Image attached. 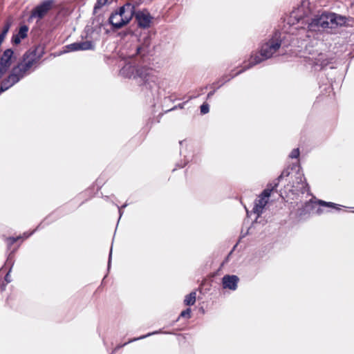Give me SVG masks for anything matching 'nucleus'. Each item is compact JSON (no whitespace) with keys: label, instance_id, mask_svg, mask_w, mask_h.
<instances>
[{"label":"nucleus","instance_id":"obj_1","mask_svg":"<svg viewBox=\"0 0 354 354\" xmlns=\"http://www.w3.org/2000/svg\"><path fill=\"white\" fill-rule=\"evenodd\" d=\"M44 54L43 48L35 46L26 50L21 59L10 70L8 75L0 82V95L29 74V71L35 64L39 62Z\"/></svg>","mask_w":354,"mask_h":354},{"label":"nucleus","instance_id":"obj_2","mask_svg":"<svg viewBox=\"0 0 354 354\" xmlns=\"http://www.w3.org/2000/svg\"><path fill=\"white\" fill-rule=\"evenodd\" d=\"M120 72L126 76L131 77V75L137 80L138 84L141 86L142 91H150L151 96L155 97L158 91V77L153 74L151 68L145 66L133 67L131 66H124Z\"/></svg>","mask_w":354,"mask_h":354},{"label":"nucleus","instance_id":"obj_3","mask_svg":"<svg viewBox=\"0 0 354 354\" xmlns=\"http://www.w3.org/2000/svg\"><path fill=\"white\" fill-rule=\"evenodd\" d=\"M346 21L347 18L345 16L326 11L306 19L308 32H317L326 28H335L337 26L345 25Z\"/></svg>","mask_w":354,"mask_h":354},{"label":"nucleus","instance_id":"obj_4","mask_svg":"<svg viewBox=\"0 0 354 354\" xmlns=\"http://www.w3.org/2000/svg\"><path fill=\"white\" fill-rule=\"evenodd\" d=\"M136 7L131 3H126L111 12L108 24L111 25L113 32L128 24L133 17Z\"/></svg>","mask_w":354,"mask_h":354},{"label":"nucleus","instance_id":"obj_5","mask_svg":"<svg viewBox=\"0 0 354 354\" xmlns=\"http://www.w3.org/2000/svg\"><path fill=\"white\" fill-rule=\"evenodd\" d=\"M281 46V40L270 38L267 42L261 46L259 54L252 55L250 59V62L246 68H250L253 66L260 64L264 60H266L272 57V55L280 48Z\"/></svg>","mask_w":354,"mask_h":354},{"label":"nucleus","instance_id":"obj_6","mask_svg":"<svg viewBox=\"0 0 354 354\" xmlns=\"http://www.w3.org/2000/svg\"><path fill=\"white\" fill-rule=\"evenodd\" d=\"M54 3L55 0H44L41 1L32 10L28 21L33 18L39 19L44 18L48 11L53 8Z\"/></svg>","mask_w":354,"mask_h":354},{"label":"nucleus","instance_id":"obj_7","mask_svg":"<svg viewBox=\"0 0 354 354\" xmlns=\"http://www.w3.org/2000/svg\"><path fill=\"white\" fill-rule=\"evenodd\" d=\"M15 59V52L12 48H7L3 52L0 57L1 79L9 71Z\"/></svg>","mask_w":354,"mask_h":354},{"label":"nucleus","instance_id":"obj_8","mask_svg":"<svg viewBox=\"0 0 354 354\" xmlns=\"http://www.w3.org/2000/svg\"><path fill=\"white\" fill-rule=\"evenodd\" d=\"M133 17L140 28L147 29L151 26L153 17L147 9L134 11Z\"/></svg>","mask_w":354,"mask_h":354},{"label":"nucleus","instance_id":"obj_9","mask_svg":"<svg viewBox=\"0 0 354 354\" xmlns=\"http://www.w3.org/2000/svg\"><path fill=\"white\" fill-rule=\"evenodd\" d=\"M94 48L95 45L92 41H77L65 46L63 53H66L77 50H93Z\"/></svg>","mask_w":354,"mask_h":354},{"label":"nucleus","instance_id":"obj_10","mask_svg":"<svg viewBox=\"0 0 354 354\" xmlns=\"http://www.w3.org/2000/svg\"><path fill=\"white\" fill-rule=\"evenodd\" d=\"M239 278L234 274H225L221 279V285L223 289L234 291L237 289Z\"/></svg>","mask_w":354,"mask_h":354},{"label":"nucleus","instance_id":"obj_11","mask_svg":"<svg viewBox=\"0 0 354 354\" xmlns=\"http://www.w3.org/2000/svg\"><path fill=\"white\" fill-rule=\"evenodd\" d=\"M151 37L150 36H145L140 46L136 48V55L144 57L151 53Z\"/></svg>","mask_w":354,"mask_h":354},{"label":"nucleus","instance_id":"obj_12","mask_svg":"<svg viewBox=\"0 0 354 354\" xmlns=\"http://www.w3.org/2000/svg\"><path fill=\"white\" fill-rule=\"evenodd\" d=\"M316 206V203L310 200L306 202L301 207L298 208L297 212V216L299 218H304L314 209Z\"/></svg>","mask_w":354,"mask_h":354},{"label":"nucleus","instance_id":"obj_13","mask_svg":"<svg viewBox=\"0 0 354 354\" xmlns=\"http://www.w3.org/2000/svg\"><path fill=\"white\" fill-rule=\"evenodd\" d=\"M248 68H246V66H245L241 70L237 71L234 74H230V75H224L222 77H221L216 82H214L211 85L212 87L216 86V88H221L223 84L230 81L232 79L234 78L237 75H239L240 74L243 73L244 71L248 70Z\"/></svg>","mask_w":354,"mask_h":354},{"label":"nucleus","instance_id":"obj_14","mask_svg":"<svg viewBox=\"0 0 354 354\" xmlns=\"http://www.w3.org/2000/svg\"><path fill=\"white\" fill-rule=\"evenodd\" d=\"M28 26L27 25H21L19 27V31L16 34H13L11 38V42L13 45H18L21 43V40L26 38L28 36Z\"/></svg>","mask_w":354,"mask_h":354},{"label":"nucleus","instance_id":"obj_15","mask_svg":"<svg viewBox=\"0 0 354 354\" xmlns=\"http://www.w3.org/2000/svg\"><path fill=\"white\" fill-rule=\"evenodd\" d=\"M160 333H165V334H172V333H170V332H164L162 331V329H160L158 330H156V331H153V332H151V333H147V335H142L140 337H136V338H133V339H129L128 342L124 343V344H118L115 348L113 349V351H112L111 354H113L114 353H115L117 351H118L119 349L123 348L124 346H125L126 345H127L129 343H131V342H136L137 340H140V339H143L147 337H149V336H151L153 335H156V334H160Z\"/></svg>","mask_w":354,"mask_h":354},{"label":"nucleus","instance_id":"obj_16","mask_svg":"<svg viewBox=\"0 0 354 354\" xmlns=\"http://www.w3.org/2000/svg\"><path fill=\"white\" fill-rule=\"evenodd\" d=\"M333 58H330L324 53H319L317 57L315 58L314 65L315 67L319 66L320 69H323L330 64L333 63Z\"/></svg>","mask_w":354,"mask_h":354},{"label":"nucleus","instance_id":"obj_17","mask_svg":"<svg viewBox=\"0 0 354 354\" xmlns=\"http://www.w3.org/2000/svg\"><path fill=\"white\" fill-rule=\"evenodd\" d=\"M267 203H268L267 201H264L261 198L255 200L254 207L252 209L253 212L257 215V216L255 219V222H257V223L258 222L257 221L258 217H259L260 215L261 214L263 209Z\"/></svg>","mask_w":354,"mask_h":354},{"label":"nucleus","instance_id":"obj_18","mask_svg":"<svg viewBox=\"0 0 354 354\" xmlns=\"http://www.w3.org/2000/svg\"><path fill=\"white\" fill-rule=\"evenodd\" d=\"M298 176L297 177V183L298 184H302V187H301V192L304 194L305 192H308L310 191V187L308 183L306 182V180L303 174L297 173Z\"/></svg>","mask_w":354,"mask_h":354},{"label":"nucleus","instance_id":"obj_19","mask_svg":"<svg viewBox=\"0 0 354 354\" xmlns=\"http://www.w3.org/2000/svg\"><path fill=\"white\" fill-rule=\"evenodd\" d=\"M14 253H15V250H12L9 253V254L7 257V259L6 261V263H5L4 266L1 268V270L3 269V268H6V269L9 270V272L12 271V267L15 263Z\"/></svg>","mask_w":354,"mask_h":354},{"label":"nucleus","instance_id":"obj_20","mask_svg":"<svg viewBox=\"0 0 354 354\" xmlns=\"http://www.w3.org/2000/svg\"><path fill=\"white\" fill-rule=\"evenodd\" d=\"M196 299V293L195 291L191 292L189 294L187 295L184 299V304L186 306H193Z\"/></svg>","mask_w":354,"mask_h":354},{"label":"nucleus","instance_id":"obj_21","mask_svg":"<svg viewBox=\"0 0 354 354\" xmlns=\"http://www.w3.org/2000/svg\"><path fill=\"white\" fill-rule=\"evenodd\" d=\"M180 154L181 156H184V160L183 162L181 160L180 162H178L176 164V166L180 167V168H183L185 166L187 165V164L192 160L191 159V156L187 155V153H185V152L183 150V149H180Z\"/></svg>","mask_w":354,"mask_h":354},{"label":"nucleus","instance_id":"obj_22","mask_svg":"<svg viewBox=\"0 0 354 354\" xmlns=\"http://www.w3.org/2000/svg\"><path fill=\"white\" fill-rule=\"evenodd\" d=\"M317 203L319 205H321V206L335 208L337 210H339L340 209V207H342V205L336 204L335 203L326 202V201H322V200H318L317 201Z\"/></svg>","mask_w":354,"mask_h":354},{"label":"nucleus","instance_id":"obj_23","mask_svg":"<svg viewBox=\"0 0 354 354\" xmlns=\"http://www.w3.org/2000/svg\"><path fill=\"white\" fill-rule=\"evenodd\" d=\"M191 313L192 310L190 308H187L185 310H183L178 315V318L172 323L171 326H173L174 323L177 322L180 318H185L187 319H189L191 317Z\"/></svg>","mask_w":354,"mask_h":354},{"label":"nucleus","instance_id":"obj_24","mask_svg":"<svg viewBox=\"0 0 354 354\" xmlns=\"http://www.w3.org/2000/svg\"><path fill=\"white\" fill-rule=\"evenodd\" d=\"M272 192V188H270L267 186V188L263 190V192L259 195V198H261L264 201H268V198L271 195V193Z\"/></svg>","mask_w":354,"mask_h":354},{"label":"nucleus","instance_id":"obj_25","mask_svg":"<svg viewBox=\"0 0 354 354\" xmlns=\"http://www.w3.org/2000/svg\"><path fill=\"white\" fill-rule=\"evenodd\" d=\"M107 1V0H97L93 8V15H95L97 10L106 4Z\"/></svg>","mask_w":354,"mask_h":354},{"label":"nucleus","instance_id":"obj_26","mask_svg":"<svg viewBox=\"0 0 354 354\" xmlns=\"http://www.w3.org/2000/svg\"><path fill=\"white\" fill-rule=\"evenodd\" d=\"M20 239H21V236H18L16 237L9 236V237L6 238V241L8 248H10V246H12L14 243H15Z\"/></svg>","mask_w":354,"mask_h":354},{"label":"nucleus","instance_id":"obj_27","mask_svg":"<svg viewBox=\"0 0 354 354\" xmlns=\"http://www.w3.org/2000/svg\"><path fill=\"white\" fill-rule=\"evenodd\" d=\"M95 29L90 25H86L84 28L85 38L91 37V35L94 32Z\"/></svg>","mask_w":354,"mask_h":354},{"label":"nucleus","instance_id":"obj_28","mask_svg":"<svg viewBox=\"0 0 354 354\" xmlns=\"http://www.w3.org/2000/svg\"><path fill=\"white\" fill-rule=\"evenodd\" d=\"M103 22V15L100 14L95 17V18L93 19V24H95V23H97L96 26H98L99 28H101L102 26Z\"/></svg>","mask_w":354,"mask_h":354},{"label":"nucleus","instance_id":"obj_29","mask_svg":"<svg viewBox=\"0 0 354 354\" xmlns=\"http://www.w3.org/2000/svg\"><path fill=\"white\" fill-rule=\"evenodd\" d=\"M10 26H11V22L8 20L6 21L4 24V26L1 30V32L0 33V35H3L4 37H6L7 33L8 32V31L10 28Z\"/></svg>","mask_w":354,"mask_h":354},{"label":"nucleus","instance_id":"obj_30","mask_svg":"<svg viewBox=\"0 0 354 354\" xmlns=\"http://www.w3.org/2000/svg\"><path fill=\"white\" fill-rule=\"evenodd\" d=\"M50 216H48V217H46V218H45L42 222H41V223L38 225V226L37 227V228H36L35 230H33L32 232H31L30 233H28V232H24V234H23L24 237V238H28L30 236H31L32 234H34V232H35L36 230H37L38 229H39V228L42 227H43V226H42L43 223H45V222H46V220H48V218H49Z\"/></svg>","mask_w":354,"mask_h":354},{"label":"nucleus","instance_id":"obj_31","mask_svg":"<svg viewBox=\"0 0 354 354\" xmlns=\"http://www.w3.org/2000/svg\"><path fill=\"white\" fill-rule=\"evenodd\" d=\"M201 114L205 115L209 111V105L207 102H203L200 106Z\"/></svg>","mask_w":354,"mask_h":354},{"label":"nucleus","instance_id":"obj_32","mask_svg":"<svg viewBox=\"0 0 354 354\" xmlns=\"http://www.w3.org/2000/svg\"><path fill=\"white\" fill-rule=\"evenodd\" d=\"M300 154L299 149L296 148L294 149L289 154V158H298Z\"/></svg>","mask_w":354,"mask_h":354},{"label":"nucleus","instance_id":"obj_33","mask_svg":"<svg viewBox=\"0 0 354 354\" xmlns=\"http://www.w3.org/2000/svg\"><path fill=\"white\" fill-rule=\"evenodd\" d=\"M111 259H112V247L111 248L109 254L108 263H107V270L108 271H109L111 266Z\"/></svg>","mask_w":354,"mask_h":354},{"label":"nucleus","instance_id":"obj_34","mask_svg":"<svg viewBox=\"0 0 354 354\" xmlns=\"http://www.w3.org/2000/svg\"><path fill=\"white\" fill-rule=\"evenodd\" d=\"M279 182L275 179L272 183L268 184L267 186L270 188H272V192L278 187Z\"/></svg>","mask_w":354,"mask_h":354},{"label":"nucleus","instance_id":"obj_35","mask_svg":"<svg viewBox=\"0 0 354 354\" xmlns=\"http://www.w3.org/2000/svg\"><path fill=\"white\" fill-rule=\"evenodd\" d=\"M10 272H9V270H8L6 274L4 277V280L6 281V283L11 282V279H10Z\"/></svg>","mask_w":354,"mask_h":354},{"label":"nucleus","instance_id":"obj_36","mask_svg":"<svg viewBox=\"0 0 354 354\" xmlns=\"http://www.w3.org/2000/svg\"><path fill=\"white\" fill-rule=\"evenodd\" d=\"M281 174L284 177H288L290 174V169L289 168L284 169L282 171Z\"/></svg>","mask_w":354,"mask_h":354},{"label":"nucleus","instance_id":"obj_37","mask_svg":"<svg viewBox=\"0 0 354 354\" xmlns=\"http://www.w3.org/2000/svg\"><path fill=\"white\" fill-rule=\"evenodd\" d=\"M218 88H216V86L211 91H209L207 95V99H209L211 98L215 93L216 91L217 90Z\"/></svg>","mask_w":354,"mask_h":354},{"label":"nucleus","instance_id":"obj_38","mask_svg":"<svg viewBox=\"0 0 354 354\" xmlns=\"http://www.w3.org/2000/svg\"><path fill=\"white\" fill-rule=\"evenodd\" d=\"M185 104V102L180 103L178 106H175L174 108L171 109L169 111L174 110L176 108L183 109L184 107Z\"/></svg>","mask_w":354,"mask_h":354},{"label":"nucleus","instance_id":"obj_39","mask_svg":"<svg viewBox=\"0 0 354 354\" xmlns=\"http://www.w3.org/2000/svg\"><path fill=\"white\" fill-rule=\"evenodd\" d=\"M118 212H119V215H120V217H119V219H118V221H119L120 218H121V216L123 214V211L122 210L121 207H120L119 206H118Z\"/></svg>","mask_w":354,"mask_h":354},{"label":"nucleus","instance_id":"obj_40","mask_svg":"<svg viewBox=\"0 0 354 354\" xmlns=\"http://www.w3.org/2000/svg\"><path fill=\"white\" fill-rule=\"evenodd\" d=\"M284 178V176H282V174H280V175H279V176L276 178V180L279 183V182L281 180V179H282V178Z\"/></svg>","mask_w":354,"mask_h":354},{"label":"nucleus","instance_id":"obj_41","mask_svg":"<svg viewBox=\"0 0 354 354\" xmlns=\"http://www.w3.org/2000/svg\"><path fill=\"white\" fill-rule=\"evenodd\" d=\"M296 167H297V168H298V171H299V170L300 167H299V165H298L297 164H293V165H292V168H291V169H295V168H296Z\"/></svg>","mask_w":354,"mask_h":354},{"label":"nucleus","instance_id":"obj_42","mask_svg":"<svg viewBox=\"0 0 354 354\" xmlns=\"http://www.w3.org/2000/svg\"><path fill=\"white\" fill-rule=\"evenodd\" d=\"M322 212V210L321 208L318 207L317 209L316 210V213L317 214H320Z\"/></svg>","mask_w":354,"mask_h":354},{"label":"nucleus","instance_id":"obj_43","mask_svg":"<svg viewBox=\"0 0 354 354\" xmlns=\"http://www.w3.org/2000/svg\"><path fill=\"white\" fill-rule=\"evenodd\" d=\"M186 142V140H180L179 142V144L182 147L185 143Z\"/></svg>","mask_w":354,"mask_h":354},{"label":"nucleus","instance_id":"obj_44","mask_svg":"<svg viewBox=\"0 0 354 354\" xmlns=\"http://www.w3.org/2000/svg\"><path fill=\"white\" fill-rule=\"evenodd\" d=\"M127 206V203H124V205H122L120 207H121V209H122V208H125Z\"/></svg>","mask_w":354,"mask_h":354},{"label":"nucleus","instance_id":"obj_45","mask_svg":"<svg viewBox=\"0 0 354 354\" xmlns=\"http://www.w3.org/2000/svg\"><path fill=\"white\" fill-rule=\"evenodd\" d=\"M6 284H3L1 287V290H3L5 289Z\"/></svg>","mask_w":354,"mask_h":354},{"label":"nucleus","instance_id":"obj_46","mask_svg":"<svg viewBox=\"0 0 354 354\" xmlns=\"http://www.w3.org/2000/svg\"><path fill=\"white\" fill-rule=\"evenodd\" d=\"M35 64H35L33 66H35ZM33 67H34L33 70H34L35 68H36V66H32L30 69H32ZM30 71H31V70H30V71H29V74L30 73Z\"/></svg>","mask_w":354,"mask_h":354},{"label":"nucleus","instance_id":"obj_47","mask_svg":"<svg viewBox=\"0 0 354 354\" xmlns=\"http://www.w3.org/2000/svg\"><path fill=\"white\" fill-rule=\"evenodd\" d=\"M277 33H275L274 37H274V38H275V39H277V38L275 37H277Z\"/></svg>","mask_w":354,"mask_h":354},{"label":"nucleus","instance_id":"obj_48","mask_svg":"<svg viewBox=\"0 0 354 354\" xmlns=\"http://www.w3.org/2000/svg\"><path fill=\"white\" fill-rule=\"evenodd\" d=\"M277 33H275L274 37H274V38H275V39H277V38L275 37H277Z\"/></svg>","mask_w":354,"mask_h":354},{"label":"nucleus","instance_id":"obj_49","mask_svg":"<svg viewBox=\"0 0 354 354\" xmlns=\"http://www.w3.org/2000/svg\"><path fill=\"white\" fill-rule=\"evenodd\" d=\"M119 20H120V19H118V21H119ZM118 21V19H117V18H115V20H114V21Z\"/></svg>","mask_w":354,"mask_h":354}]
</instances>
